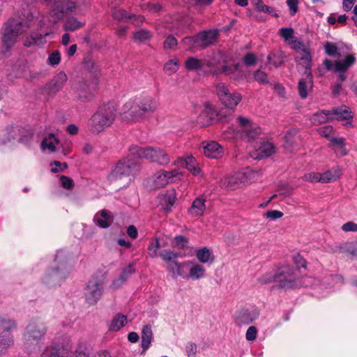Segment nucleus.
<instances>
[{
	"label": "nucleus",
	"instance_id": "52",
	"mask_svg": "<svg viewBox=\"0 0 357 357\" xmlns=\"http://www.w3.org/2000/svg\"><path fill=\"white\" fill-rule=\"evenodd\" d=\"M303 178L304 181H306L308 182H312V183L321 182V174H319V173H315V172L308 173V174H305Z\"/></svg>",
	"mask_w": 357,
	"mask_h": 357
},
{
	"label": "nucleus",
	"instance_id": "32",
	"mask_svg": "<svg viewBox=\"0 0 357 357\" xmlns=\"http://www.w3.org/2000/svg\"><path fill=\"white\" fill-rule=\"evenodd\" d=\"M196 257L198 261L202 264H212L214 261L212 251L206 247L197 250Z\"/></svg>",
	"mask_w": 357,
	"mask_h": 357
},
{
	"label": "nucleus",
	"instance_id": "2",
	"mask_svg": "<svg viewBox=\"0 0 357 357\" xmlns=\"http://www.w3.org/2000/svg\"><path fill=\"white\" fill-rule=\"evenodd\" d=\"M24 15L26 18V22L10 20L6 24L2 31V41L7 47L13 45L16 41V38L25 31L28 27L33 26L36 23L38 26H43L45 24L43 17L39 15L35 16L33 13L28 11Z\"/></svg>",
	"mask_w": 357,
	"mask_h": 357
},
{
	"label": "nucleus",
	"instance_id": "38",
	"mask_svg": "<svg viewBox=\"0 0 357 357\" xmlns=\"http://www.w3.org/2000/svg\"><path fill=\"white\" fill-rule=\"evenodd\" d=\"M85 23L78 20L75 17H68L64 22L63 29L66 31H75L84 26Z\"/></svg>",
	"mask_w": 357,
	"mask_h": 357
},
{
	"label": "nucleus",
	"instance_id": "56",
	"mask_svg": "<svg viewBox=\"0 0 357 357\" xmlns=\"http://www.w3.org/2000/svg\"><path fill=\"white\" fill-rule=\"evenodd\" d=\"M283 216V213L277 211V210H271L268 211L266 213H264V217L266 218H269L271 220H276L282 218Z\"/></svg>",
	"mask_w": 357,
	"mask_h": 357
},
{
	"label": "nucleus",
	"instance_id": "10",
	"mask_svg": "<svg viewBox=\"0 0 357 357\" xmlns=\"http://www.w3.org/2000/svg\"><path fill=\"white\" fill-rule=\"evenodd\" d=\"M239 130L236 131L233 128H229L225 131L227 138L239 137L245 139L257 137L261 134V128L250 119L238 116L237 119Z\"/></svg>",
	"mask_w": 357,
	"mask_h": 357
},
{
	"label": "nucleus",
	"instance_id": "59",
	"mask_svg": "<svg viewBox=\"0 0 357 357\" xmlns=\"http://www.w3.org/2000/svg\"><path fill=\"white\" fill-rule=\"evenodd\" d=\"M62 186L66 189H71L74 185L73 179L70 178L62 176L60 178Z\"/></svg>",
	"mask_w": 357,
	"mask_h": 357
},
{
	"label": "nucleus",
	"instance_id": "26",
	"mask_svg": "<svg viewBox=\"0 0 357 357\" xmlns=\"http://www.w3.org/2000/svg\"><path fill=\"white\" fill-rule=\"evenodd\" d=\"M259 314L257 312L242 310L237 313L235 322L239 326L247 325L256 320Z\"/></svg>",
	"mask_w": 357,
	"mask_h": 357
},
{
	"label": "nucleus",
	"instance_id": "39",
	"mask_svg": "<svg viewBox=\"0 0 357 357\" xmlns=\"http://www.w3.org/2000/svg\"><path fill=\"white\" fill-rule=\"evenodd\" d=\"M341 172L339 169H333L321 174L322 183L335 182L340 177Z\"/></svg>",
	"mask_w": 357,
	"mask_h": 357
},
{
	"label": "nucleus",
	"instance_id": "53",
	"mask_svg": "<svg viewBox=\"0 0 357 357\" xmlns=\"http://www.w3.org/2000/svg\"><path fill=\"white\" fill-rule=\"evenodd\" d=\"M333 130V128L331 126H326L324 127L320 128L318 130L319 134L330 140V138H331V133Z\"/></svg>",
	"mask_w": 357,
	"mask_h": 357
},
{
	"label": "nucleus",
	"instance_id": "36",
	"mask_svg": "<svg viewBox=\"0 0 357 357\" xmlns=\"http://www.w3.org/2000/svg\"><path fill=\"white\" fill-rule=\"evenodd\" d=\"M94 221L100 227L107 228L110 225L112 219L108 215L107 211L103 210L95 215Z\"/></svg>",
	"mask_w": 357,
	"mask_h": 357
},
{
	"label": "nucleus",
	"instance_id": "47",
	"mask_svg": "<svg viewBox=\"0 0 357 357\" xmlns=\"http://www.w3.org/2000/svg\"><path fill=\"white\" fill-rule=\"evenodd\" d=\"M250 1L258 11L273 14V8L271 6L264 4L261 0H250Z\"/></svg>",
	"mask_w": 357,
	"mask_h": 357
},
{
	"label": "nucleus",
	"instance_id": "45",
	"mask_svg": "<svg viewBox=\"0 0 357 357\" xmlns=\"http://www.w3.org/2000/svg\"><path fill=\"white\" fill-rule=\"evenodd\" d=\"M112 16L116 20L128 22L132 17V14L123 9L116 8L112 11Z\"/></svg>",
	"mask_w": 357,
	"mask_h": 357
},
{
	"label": "nucleus",
	"instance_id": "54",
	"mask_svg": "<svg viewBox=\"0 0 357 357\" xmlns=\"http://www.w3.org/2000/svg\"><path fill=\"white\" fill-rule=\"evenodd\" d=\"M258 331L255 326H250L245 333V338L248 341H254L257 338Z\"/></svg>",
	"mask_w": 357,
	"mask_h": 357
},
{
	"label": "nucleus",
	"instance_id": "9",
	"mask_svg": "<svg viewBox=\"0 0 357 357\" xmlns=\"http://www.w3.org/2000/svg\"><path fill=\"white\" fill-rule=\"evenodd\" d=\"M279 33L285 42L291 45V48L296 50L298 61L297 66L309 68L312 56L310 52L305 48L304 44L294 36V31L292 28H282Z\"/></svg>",
	"mask_w": 357,
	"mask_h": 357
},
{
	"label": "nucleus",
	"instance_id": "58",
	"mask_svg": "<svg viewBox=\"0 0 357 357\" xmlns=\"http://www.w3.org/2000/svg\"><path fill=\"white\" fill-rule=\"evenodd\" d=\"M324 49L326 53L330 56H334L337 54V47L333 43H327L324 46Z\"/></svg>",
	"mask_w": 357,
	"mask_h": 357
},
{
	"label": "nucleus",
	"instance_id": "29",
	"mask_svg": "<svg viewBox=\"0 0 357 357\" xmlns=\"http://www.w3.org/2000/svg\"><path fill=\"white\" fill-rule=\"evenodd\" d=\"M332 121L333 120H347L353 118L351 111L347 106H341L340 107L333 108L330 110Z\"/></svg>",
	"mask_w": 357,
	"mask_h": 357
},
{
	"label": "nucleus",
	"instance_id": "1",
	"mask_svg": "<svg viewBox=\"0 0 357 357\" xmlns=\"http://www.w3.org/2000/svg\"><path fill=\"white\" fill-rule=\"evenodd\" d=\"M158 107V102L151 96L136 97L123 105L121 119L126 122H139L144 120L147 114L155 112Z\"/></svg>",
	"mask_w": 357,
	"mask_h": 357
},
{
	"label": "nucleus",
	"instance_id": "37",
	"mask_svg": "<svg viewBox=\"0 0 357 357\" xmlns=\"http://www.w3.org/2000/svg\"><path fill=\"white\" fill-rule=\"evenodd\" d=\"M284 57L285 55L282 51L273 52L268 56V63L274 68H278L283 63Z\"/></svg>",
	"mask_w": 357,
	"mask_h": 357
},
{
	"label": "nucleus",
	"instance_id": "51",
	"mask_svg": "<svg viewBox=\"0 0 357 357\" xmlns=\"http://www.w3.org/2000/svg\"><path fill=\"white\" fill-rule=\"evenodd\" d=\"M183 44L186 47L188 50H191L194 47H197V36L195 37H186L183 40Z\"/></svg>",
	"mask_w": 357,
	"mask_h": 357
},
{
	"label": "nucleus",
	"instance_id": "23",
	"mask_svg": "<svg viewBox=\"0 0 357 357\" xmlns=\"http://www.w3.org/2000/svg\"><path fill=\"white\" fill-rule=\"evenodd\" d=\"M205 202L206 200L203 197L196 198L188 210V215L192 218H199L204 215L206 209Z\"/></svg>",
	"mask_w": 357,
	"mask_h": 357
},
{
	"label": "nucleus",
	"instance_id": "60",
	"mask_svg": "<svg viewBox=\"0 0 357 357\" xmlns=\"http://www.w3.org/2000/svg\"><path fill=\"white\" fill-rule=\"evenodd\" d=\"M341 228L345 232L357 231V224L352 221H349L344 223Z\"/></svg>",
	"mask_w": 357,
	"mask_h": 357
},
{
	"label": "nucleus",
	"instance_id": "49",
	"mask_svg": "<svg viewBox=\"0 0 357 357\" xmlns=\"http://www.w3.org/2000/svg\"><path fill=\"white\" fill-rule=\"evenodd\" d=\"M61 61V54L59 50L52 52L48 57V63L51 66H56Z\"/></svg>",
	"mask_w": 357,
	"mask_h": 357
},
{
	"label": "nucleus",
	"instance_id": "62",
	"mask_svg": "<svg viewBox=\"0 0 357 357\" xmlns=\"http://www.w3.org/2000/svg\"><path fill=\"white\" fill-rule=\"evenodd\" d=\"M238 65H225L222 67L221 72L225 73L227 75H231L238 71Z\"/></svg>",
	"mask_w": 357,
	"mask_h": 357
},
{
	"label": "nucleus",
	"instance_id": "40",
	"mask_svg": "<svg viewBox=\"0 0 357 357\" xmlns=\"http://www.w3.org/2000/svg\"><path fill=\"white\" fill-rule=\"evenodd\" d=\"M127 323V317L123 314H116L111 321L109 331H118Z\"/></svg>",
	"mask_w": 357,
	"mask_h": 357
},
{
	"label": "nucleus",
	"instance_id": "30",
	"mask_svg": "<svg viewBox=\"0 0 357 357\" xmlns=\"http://www.w3.org/2000/svg\"><path fill=\"white\" fill-rule=\"evenodd\" d=\"M275 153V147L273 144L268 142H265L261 144L259 148L256 150V153L252 154V157L255 159H261L264 157L271 155Z\"/></svg>",
	"mask_w": 357,
	"mask_h": 357
},
{
	"label": "nucleus",
	"instance_id": "21",
	"mask_svg": "<svg viewBox=\"0 0 357 357\" xmlns=\"http://www.w3.org/2000/svg\"><path fill=\"white\" fill-rule=\"evenodd\" d=\"M222 58L220 53L215 54L214 55V60H200L195 57H190L185 62V66L188 70H197L202 69L204 65L208 67L215 66L218 63L216 60Z\"/></svg>",
	"mask_w": 357,
	"mask_h": 357
},
{
	"label": "nucleus",
	"instance_id": "27",
	"mask_svg": "<svg viewBox=\"0 0 357 357\" xmlns=\"http://www.w3.org/2000/svg\"><path fill=\"white\" fill-rule=\"evenodd\" d=\"M71 347L69 345L65 347H52L45 351L43 357H70Z\"/></svg>",
	"mask_w": 357,
	"mask_h": 357
},
{
	"label": "nucleus",
	"instance_id": "61",
	"mask_svg": "<svg viewBox=\"0 0 357 357\" xmlns=\"http://www.w3.org/2000/svg\"><path fill=\"white\" fill-rule=\"evenodd\" d=\"M298 0H287V4L290 10L291 15H295L298 11Z\"/></svg>",
	"mask_w": 357,
	"mask_h": 357
},
{
	"label": "nucleus",
	"instance_id": "4",
	"mask_svg": "<svg viewBox=\"0 0 357 357\" xmlns=\"http://www.w3.org/2000/svg\"><path fill=\"white\" fill-rule=\"evenodd\" d=\"M88 8L86 0H55L49 13V20L57 23L63 18L65 13L83 15Z\"/></svg>",
	"mask_w": 357,
	"mask_h": 357
},
{
	"label": "nucleus",
	"instance_id": "64",
	"mask_svg": "<svg viewBox=\"0 0 357 357\" xmlns=\"http://www.w3.org/2000/svg\"><path fill=\"white\" fill-rule=\"evenodd\" d=\"M162 8L160 5L157 3H151L146 6L144 10H146L151 13H156L161 10Z\"/></svg>",
	"mask_w": 357,
	"mask_h": 357
},
{
	"label": "nucleus",
	"instance_id": "22",
	"mask_svg": "<svg viewBox=\"0 0 357 357\" xmlns=\"http://www.w3.org/2000/svg\"><path fill=\"white\" fill-rule=\"evenodd\" d=\"M175 165H181L185 167L195 176H202V171L196 165V161L192 155L185 158H179L174 162Z\"/></svg>",
	"mask_w": 357,
	"mask_h": 357
},
{
	"label": "nucleus",
	"instance_id": "18",
	"mask_svg": "<svg viewBox=\"0 0 357 357\" xmlns=\"http://www.w3.org/2000/svg\"><path fill=\"white\" fill-rule=\"evenodd\" d=\"M196 112L199 113L196 120L197 123L202 127H204L211 123L216 111L211 103L206 102L196 110Z\"/></svg>",
	"mask_w": 357,
	"mask_h": 357
},
{
	"label": "nucleus",
	"instance_id": "42",
	"mask_svg": "<svg viewBox=\"0 0 357 357\" xmlns=\"http://www.w3.org/2000/svg\"><path fill=\"white\" fill-rule=\"evenodd\" d=\"M59 144V140L54 135H50L45 137L41 144V147L43 150H48L50 152H54L56 150V146Z\"/></svg>",
	"mask_w": 357,
	"mask_h": 357
},
{
	"label": "nucleus",
	"instance_id": "13",
	"mask_svg": "<svg viewBox=\"0 0 357 357\" xmlns=\"http://www.w3.org/2000/svg\"><path fill=\"white\" fill-rule=\"evenodd\" d=\"M356 62V57L353 54H347L343 59L332 61L325 59L323 65L327 70H333L337 73L338 79L344 82L347 79L346 73Z\"/></svg>",
	"mask_w": 357,
	"mask_h": 357
},
{
	"label": "nucleus",
	"instance_id": "12",
	"mask_svg": "<svg viewBox=\"0 0 357 357\" xmlns=\"http://www.w3.org/2000/svg\"><path fill=\"white\" fill-rule=\"evenodd\" d=\"M275 282L282 289H293L301 286L295 270L289 265L280 267L275 273Z\"/></svg>",
	"mask_w": 357,
	"mask_h": 357
},
{
	"label": "nucleus",
	"instance_id": "3",
	"mask_svg": "<svg viewBox=\"0 0 357 357\" xmlns=\"http://www.w3.org/2000/svg\"><path fill=\"white\" fill-rule=\"evenodd\" d=\"M139 169V165L128 158L120 160L109 175V181L119 188L128 186Z\"/></svg>",
	"mask_w": 357,
	"mask_h": 357
},
{
	"label": "nucleus",
	"instance_id": "41",
	"mask_svg": "<svg viewBox=\"0 0 357 357\" xmlns=\"http://www.w3.org/2000/svg\"><path fill=\"white\" fill-rule=\"evenodd\" d=\"M50 33L47 32L44 35L34 33L30 36L29 38L25 41L24 45L26 46L31 45H42L46 43L45 36H48Z\"/></svg>",
	"mask_w": 357,
	"mask_h": 357
},
{
	"label": "nucleus",
	"instance_id": "44",
	"mask_svg": "<svg viewBox=\"0 0 357 357\" xmlns=\"http://www.w3.org/2000/svg\"><path fill=\"white\" fill-rule=\"evenodd\" d=\"M68 80L67 75L63 72L59 73L53 79L52 90L58 91L62 89L65 83Z\"/></svg>",
	"mask_w": 357,
	"mask_h": 357
},
{
	"label": "nucleus",
	"instance_id": "48",
	"mask_svg": "<svg viewBox=\"0 0 357 357\" xmlns=\"http://www.w3.org/2000/svg\"><path fill=\"white\" fill-rule=\"evenodd\" d=\"M254 78L257 82H258L261 84H266L268 83L267 74L265 72L261 71L260 70H258L255 72Z\"/></svg>",
	"mask_w": 357,
	"mask_h": 357
},
{
	"label": "nucleus",
	"instance_id": "63",
	"mask_svg": "<svg viewBox=\"0 0 357 357\" xmlns=\"http://www.w3.org/2000/svg\"><path fill=\"white\" fill-rule=\"evenodd\" d=\"M188 242V239L183 236H177L174 238V243L179 248H184Z\"/></svg>",
	"mask_w": 357,
	"mask_h": 357
},
{
	"label": "nucleus",
	"instance_id": "11",
	"mask_svg": "<svg viewBox=\"0 0 357 357\" xmlns=\"http://www.w3.org/2000/svg\"><path fill=\"white\" fill-rule=\"evenodd\" d=\"M259 173L252 169L235 172L222 178L221 186L228 190H234L241 188L243 184L255 180Z\"/></svg>",
	"mask_w": 357,
	"mask_h": 357
},
{
	"label": "nucleus",
	"instance_id": "20",
	"mask_svg": "<svg viewBox=\"0 0 357 357\" xmlns=\"http://www.w3.org/2000/svg\"><path fill=\"white\" fill-rule=\"evenodd\" d=\"M190 265V261H185L179 262L178 261H174L167 266V270L171 273L172 278H177L181 277L183 279L187 280L188 266Z\"/></svg>",
	"mask_w": 357,
	"mask_h": 357
},
{
	"label": "nucleus",
	"instance_id": "16",
	"mask_svg": "<svg viewBox=\"0 0 357 357\" xmlns=\"http://www.w3.org/2000/svg\"><path fill=\"white\" fill-rule=\"evenodd\" d=\"M1 329L2 331L0 333V355L3 354L6 350L10 347L13 342V336L11 331L16 328L17 324L13 320H3L1 324Z\"/></svg>",
	"mask_w": 357,
	"mask_h": 357
},
{
	"label": "nucleus",
	"instance_id": "7",
	"mask_svg": "<svg viewBox=\"0 0 357 357\" xmlns=\"http://www.w3.org/2000/svg\"><path fill=\"white\" fill-rule=\"evenodd\" d=\"M129 155L134 158L144 159L160 165H166L170 158L166 151L158 147H141L137 145L130 146Z\"/></svg>",
	"mask_w": 357,
	"mask_h": 357
},
{
	"label": "nucleus",
	"instance_id": "5",
	"mask_svg": "<svg viewBox=\"0 0 357 357\" xmlns=\"http://www.w3.org/2000/svg\"><path fill=\"white\" fill-rule=\"evenodd\" d=\"M46 331L47 328L42 321L31 320L26 327L23 335V343L26 349L31 352L40 350Z\"/></svg>",
	"mask_w": 357,
	"mask_h": 357
},
{
	"label": "nucleus",
	"instance_id": "17",
	"mask_svg": "<svg viewBox=\"0 0 357 357\" xmlns=\"http://www.w3.org/2000/svg\"><path fill=\"white\" fill-rule=\"evenodd\" d=\"M160 245L158 238L153 239L148 248L149 255L151 258L159 256L167 264L176 261L178 254L170 250H164L158 252Z\"/></svg>",
	"mask_w": 357,
	"mask_h": 357
},
{
	"label": "nucleus",
	"instance_id": "28",
	"mask_svg": "<svg viewBox=\"0 0 357 357\" xmlns=\"http://www.w3.org/2000/svg\"><path fill=\"white\" fill-rule=\"evenodd\" d=\"M204 153L208 158H218L222 155L223 148L215 142H211L204 146Z\"/></svg>",
	"mask_w": 357,
	"mask_h": 357
},
{
	"label": "nucleus",
	"instance_id": "14",
	"mask_svg": "<svg viewBox=\"0 0 357 357\" xmlns=\"http://www.w3.org/2000/svg\"><path fill=\"white\" fill-rule=\"evenodd\" d=\"M216 93L221 103L233 110L242 100L241 93L236 91H231L226 84L222 82L216 85Z\"/></svg>",
	"mask_w": 357,
	"mask_h": 357
},
{
	"label": "nucleus",
	"instance_id": "46",
	"mask_svg": "<svg viewBox=\"0 0 357 357\" xmlns=\"http://www.w3.org/2000/svg\"><path fill=\"white\" fill-rule=\"evenodd\" d=\"M152 35L146 29H140L133 34V39L135 42L143 43L151 39Z\"/></svg>",
	"mask_w": 357,
	"mask_h": 357
},
{
	"label": "nucleus",
	"instance_id": "57",
	"mask_svg": "<svg viewBox=\"0 0 357 357\" xmlns=\"http://www.w3.org/2000/svg\"><path fill=\"white\" fill-rule=\"evenodd\" d=\"M177 45V40L172 35H169L164 42L165 49H172Z\"/></svg>",
	"mask_w": 357,
	"mask_h": 357
},
{
	"label": "nucleus",
	"instance_id": "31",
	"mask_svg": "<svg viewBox=\"0 0 357 357\" xmlns=\"http://www.w3.org/2000/svg\"><path fill=\"white\" fill-rule=\"evenodd\" d=\"M175 200L176 194L174 191L161 195L160 202L162 210L166 213L170 212L174 204Z\"/></svg>",
	"mask_w": 357,
	"mask_h": 357
},
{
	"label": "nucleus",
	"instance_id": "25",
	"mask_svg": "<svg viewBox=\"0 0 357 357\" xmlns=\"http://www.w3.org/2000/svg\"><path fill=\"white\" fill-rule=\"evenodd\" d=\"M218 32L217 30L204 31L197 35V44L199 47H205L213 43L217 39Z\"/></svg>",
	"mask_w": 357,
	"mask_h": 357
},
{
	"label": "nucleus",
	"instance_id": "50",
	"mask_svg": "<svg viewBox=\"0 0 357 357\" xmlns=\"http://www.w3.org/2000/svg\"><path fill=\"white\" fill-rule=\"evenodd\" d=\"M275 274L268 273L261 275L259 278V282L261 284H266L271 282H275Z\"/></svg>",
	"mask_w": 357,
	"mask_h": 357
},
{
	"label": "nucleus",
	"instance_id": "15",
	"mask_svg": "<svg viewBox=\"0 0 357 357\" xmlns=\"http://www.w3.org/2000/svg\"><path fill=\"white\" fill-rule=\"evenodd\" d=\"M178 170L165 171L159 170L155 172L149 180V187L152 189L163 188L169 183H173L176 178L181 176Z\"/></svg>",
	"mask_w": 357,
	"mask_h": 357
},
{
	"label": "nucleus",
	"instance_id": "24",
	"mask_svg": "<svg viewBox=\"0 0 357 357\" xmlns=\"http://www.w3.org/2000/svg\"><path fill=\"white\" fill-rule=\"evenodd\" d=\"M206 270L202 264L190 261L187 280H198L202 279L206 277Z\"/></svg>",
	"mask_w": 357,
	"mask_h": 357
},
{
	"label": "nucleus",
	"instance_id": "43",
	"mask_svg": "<svg viewBox=\"0 0 357 357\" xmlns=\"http://www.w3.org/2000/svg\"><path fill=\"white\" fill-rule=\"evenodd\" d=\"M179 63L177 59L168 60L163 66V70L165 74L171 75L176 73L179 68Z\"/></svg>",
	"mask_w": 357,
	"mask_h": 357
},
{
	"label": "nucleus",
	"instance_id": "19",
	"mask_svg": "<svg viewBox=\"0 0 357 357\" xmlns=\"http://www.w3.org/2000/svg\"><path fill=\"white\" fill-rule=\"evenodd\" d=\"M309 68H305L302 66H298V68H303L304 72L303 73L305 75V77L301 79L298 83V91L300 97L303 99H305L307 97L308 94L311 92L313 87V80L312 74L310 72L311 69V63Z\"/></svg>",
	"mask_w": 357,
	"mask_h": 357
},
{
	"label": "nucleus",
	"instance_id": "8",
	"mask_svg": "<svg viewBox=\"0 0 357 357\" xmlns=\"http://www.w3.org/2000/svg\"><path fill=\"white\" fill-rule=\"evenodd\" d=\"M116 116V107L112 103L100 106L91 119V126L93 132H100L110 127Z\"/></svg>",
	"mask_w": 357,
	"mask_h": 357
},
{
	"label": "nucleus",
	"instance_id": "35",
	"mask_svg": "<svg viewBox=\"0 0 357 357\" xmlns=\"http://www.w3.org/2000/svg\"><path fill=\"white\" fill-rule=\"evenodd\" d=\"M153 337L151 327L149 325L144 326L142 331V347L146 351L151 345Z\"/></svg>",
	"mask_w": 357,
	"mask_h": 357
},
{
	"label": "nucleus",
	"instance_id": "33",
	"mask_svg": "<svg viewBox=\"0 0 357 357\" xmlns=\"http://www.w3.org/2000/svg\"><path fill=\"white\" fill-rule=\"evenodd\" d=\"M310 121L314 125H320L332 121L330 110L317 112L311 116Z\"/></svg>",
	"mask_w": 357,
	"mask_h": 357
},
{
	"label": "nucleus",
	"instance_id": "6",
	"mask_svg": "<svg viewBox=\"0 0 357 357\" xmlns=\"http://www.w3.org/2000/svg\"><path fill=\"white\" fill-rule=\"evenodd\" d=\"M107 280V274L105 271H98L92 275L84 289V297L88 305H95L101 299Z\"/></svg>",
	"mask_w": 357,
	"mask_h": 357
},
{
	"label": "nucleus",
	"instance_id": "34",
	"mask_svg": "<svg viewBox=\"0 0 357 357\" xmlns=\"http://www.w3.org/2000/svg\"><path fill=\"white\" fill-rule=\"evenodd\" d=\"M297 130L296 129L289 130L284 135V147L287 151L291 152L296 144V137Z\"/></svg>",
	"mask_w": 357,
	"mask_h": 357
},
{
	"label": "nucleus",
	"instance_id": "55",
	"mask_svg": "<svg viewBox=\"0 0 357 357\" xmlns=\"http://www.w3.org/2000/svg\"><path fill=\"white\" fill-rule=\"evenodd\" d=\"M126 280V278H123V275H120L119 278L114 280L110 284L109 287L112 290H115L117 289H119L122 287V285L124 284V282Z\"/></svg>",
	"mask_w": 357,
	"mask_h": 357
}]
</instances>
